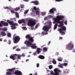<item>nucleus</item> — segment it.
<instances>
[{
  "label": "nucleus",
  "instance_id": "f257e3e1",
  "mask_svg": "<svg viewBox=\"0 0 75 75\" xmlns=\"http://www.w3.org/2000/svg\"><path fill=\"white\" fill-rule=\"evenodd\" d=\"M57 18L55 19L54 20L55 23H57L58 24H60L58 26L59 27H60L61 29L59 28L58 30V31H66V27L65 26H62L64 25V21L62 20V21H60V20H62L64 18V16H57Z\"/></svg>",
  "mask_w": 75,
  "mask_h": 75
},
{
  "label": "nucleus",
  "instance_id": "f03ea898",
  "mask_svg": "<svg viewBox=\"0 0 75 75\" xmlns=\"http://www.w3.org/2000/svg\"><path fill=\"white\" fill-rule=\"evenodd\" d=\"M26 39H28V40H26L24 42V44H26L27 47H30L32 49H35L37 46H35V44H32L34 43V37L31 36L30 35H27L25 36Z\"/></svg>",
  "mask_w": 75,
  "mask_h": 75
},
{
  "label": "nucleus",
  "instance_id": "7ed1b4c3",
  "mask_svg": "<svg viewBox=\"0 0 75 75\" xmlns=\"http://www.w3.org/2000/svg\"><path fill=\"white\" fill-rule=\"evenodd\" d=\"M17 57L18 59H21V55L20 54H15L13 55H11L10 56V58L11 59H12L13 61H14L16 58H17Z\"/></svg>",
  "mask_w": 75,
  "mask_h": 75
},
{
  "label": "nucleus",
  "instance_id": "20e7f679",
  "mask_svg": "<svg viewBox=\"0 0 75 75\" xmlns=\"http://www.w3.org/2000/svg\"><path fill=\"white\" fill-rule=\"evenodd\" d=\"M54 73L52 71H51L50 74L53 75H59V72H60L61 73L62 72V71H61L57 68L54 69Z\"/></svg>",
  "mask_w": 75,
  "mask_h": 75
},
{
  "label": "nucleus",
  "instance_id": "39448f33",
  "mask_svg": "<svg viewBox=\"0 0 75 75\" xmlns=\"http://www.w3.org/2000/svg\"><path fill=\"white\" fill-rule=\"evenodd\" d=\"M36 24V21H35L32 20V19H29L28 23V26H31L33 27Z\"/></svg>",
  "mask_w": 75,
  "mask_h": 75
},
{
  "label": "nucleus",
  "instance_id": "423d86ee",
  "mask_svg": "<svg viewBox=\"0 0 75 75\" xmlns=\"http://www.w3.org/2000/svg\"><path fill=\"white\" fill-rule=\"evenodd\" d=\"M9 71L6 73V74L7 75H14V72L16 70V68H13L11 69H8Z\"/></svg>",
  "mask_w": 75,
  "mask_h": 75
},
{
  "label": "nucleus",
  "instance_id": "0eeeda50",
  "mask_svg": "<svg viewBox=\"0 0 75 75\" xmlns=\"http://www.w3.org/2000/svg\"><path fill=\"white\" fill-rule=\"evenodd\" d=\"M52 25V23L51 22H50L49 23V25L48 26H45L42 28V30H44L45 31H48V30L51 28V25Z\"/></svg>",
  "mask_w": 75,
  "mask_h": 75
},
{
  "label": "nucleus",
  "instance_id": "6e6552de",
  "mask_svg": "<svg viewBox=\"0 0 75 75\" xmlns=\"http://www.w3.org/2000/svg\"><path fill=\"white\" fill-rule=\"evenodd\" d=\"M74 47V44L72 43H69V44L66 45V49H68L69 50H72Z\"/></svg>",
  "mask_w": 75,
  "mask_h": 75
},
{
  "label": "nucleus",
  "instance_id": "1a4fd4ad",
  "mask_svg": "<svg viewBox=\"0 0 75 75\" xmlns=\"http://www.w3.org/2000/svg\"><path fill=\"white\" fill-rule=\"evenodd\" d=\"M13 42L15 44H17L18 42H19V41L20 40V38L18 36H16L13 39Z\"/></svg>",
  "mask_w": 75,
  "mask_h": 75
},
{
  "label": "nucleus",
  "instance_id": "9d476101",
  "mask_svg": "<svg viewBox=\"0 0 75 75\" xmlns=\"http://www.w3.org/2000/svg\"><path fill=\"white\" fill-rule=\"evenodd\" d=\"M14 75L15 74L16 75H22V73L19 71L16 70L13 72Z\"/></svg>",
  "mask_w": 75,
  "mask_h": 75
},
{
  "label": "nucleus",
  "instance_id": "9b49d317",
  "mask_svg": "<svg viewBox=\"0 0 75 75\" xmlns=\"http://www.w3.org/2000/svg\"><path fill=\"white\" fill-rule=\"evenodd\" d=\"M1 24H3V26L5 27V26H8V24L7 22H5L4 21H1Z\"/></svg>",
  "mask_w": 75,
  "mask_h": 75
},
{
  "label": "nucleus",
  "instance_id": "f8f14e48",
  "mask_svg": "<svg viewBox=\"0 0 75 75\" xmlns=\"http://www.w3.org/2000/svg\"><path fill=\"white\" fill-rule=\"evenodd\" d=\"M31 3H33L35 5H38L39 4V1H38L35 0L33 1H32L31 2Z\"/></svg>",
  "mask_w": 75,
  "mask_h": 75
},
{
  "label": "nucleus",
  "instance_id": "ddd939ff",
  "mask_svg": "<svg viewBox=\"0 0 75 75\" xmlns=\"http://www.w3.org/2000/svg\"><path fill=\"white\" fill-rule=\"evenodd\" d=\"M7 23H8L10 25H13V23H14V22L13 21H10L9 20H7Z\"/></svg>",
  "mask_w": 75,
  "mask_h": 75
},
{
  "label": "nucleus",
  "instance_id": "4468645a",
  "mask_svg": "<svg viewBox=\"0 0 75 75\" xmlns=\"http://www.w3.org/2000/svg\"><path fill=\"white\" fill-rule=\"evenodd\" d=\"M42 51V49L39 48H38L36 50V52H37L38 54H39V53L41 52V51Z\"/></svg>",
  "mask_w": 75,
  "mask_h": 75
},
{
  "label": "nucleus",
  "instance_id": "2eb2a0df",
  "mask_svg": "<svg viewBox=\"0 0 75 75\" xmlns=\"http://www.w3.org/2000/svg\"><path fill=\"white\" fill-rule=\"evenodd\" d=\"M18 23L19 24H21L22 23H25V21L24 19H21L19 20L18 21Z\"/></svg>",
  "mask_w": 75,
  "mask_h": 75
},
{
  "label": "nucleus",
  "instance_id": "dca6fc26",
  "mask_svg": "<svg viewBox=\"0 0 75 75\" xmlns=\"http://www.w3.org/2000/svg\"><path fill=\"white\" fill-rule=\"evenodd\" d=\"M57 10L55 8H52V9H50L49 11V12L50 13H54V11H56Z\"/></svg>",
  "mask_w": 75,
  "mask_h": 75
},
{
  "label": "nucleus",
  "instance_id": "f3484780",
  "mask_svg": "<svg viewBox=\"0 0 75 75\" xmlns=\"http://www.w3.org/2000/svg\"><path fill=\"white\" fill-rule=\"evenodd\" d=\"M39 58L40 59H44L45 58V57L43 55H40L39 56Z\"/></svg>",
  "mask_w": 75,
  "mask_h": 75
},
{
  "label": "nucleus",
  "instance_id": "a211bd4d",
  "mask_svg": "<svg viewBox=\"0 0 75 75\" xmlns=\"http://www.w3.org/2000/svg\"><path fill=\"white\" fill-rule=\"evenodd\" d=\"M63 59H62V58L59 57L57 58V60H58V61H62Z\"/></svg>",
  "mask_w": 75,
  "mask_h": 75
},
{
  "label": "nucleus",
  "instance_id": "6ab92c4d",
  "mask_svg": "<svg viewBox=\"0 0 75 75\" xmlns=\"http://www.w3.org/2000/svg\"><path fill=\"white\" fill-rule=\"evenodd\" d=\"M1 35L2 36H6V33H5V32L1 31Z\"/></svg>",
  "mask_w": 75,
  "mask_h": 75
},
{
  "label": "nucleus",
  "instance_id": "aec40b11",
  "mask_svg": "<svg viewBox=\"0 0 75 75\" xmlns=\"http://www.w3.org/2000/svg\"><path fill=\"white\" fill-rule=\"evenodd\" d=\"M47 50V48L46 47H44L43 49V52H46Z\"/></svg>",
  "mask_w": 75,
  "mask_h": 75
},
{
  "label": "nucleus",
  "instance_id": "412c9836",
  "mask_svg": "<svg viewBox=\"0 0 75 75\" xmlns=\"http://www.w3.org/2000/svg\"><path fill=\"white\" fill-rule=\"evenodd\" d=\"M59 31V33H61V35H64L65 33L64 32H62V30H58Z\"/></svg>",
  "mask_w": 75,
  "mask_h": 75
},
{
  "label": "nucleus",
  "instance_id": "4be33fe9",
  "mask_svg": "<svg viewBox=\"0 0 75 75\" xmlns=\"http://www.w3.org/2000/svg\"><path fill=\"white\" fill-rule=\"evenodd\" d=\"M33 9L35 11H36V10H39V11L40 10V9H39V8L38 7V8H36V7L35 6H34L33 7Z\"/></svg>",
  "mask_w": 75,
  "mask_h": 75
},
{
  "label": "nucleus",
  "instance_id": "5701e85b",
  "mask_svg": "<svg viewBox=\"0 0 75 75\" xmlns=\"http://www.w3.org/2000/svg\"><path fill=\"white\" fill-rule=\"evenodd\" d=\"M57 25H58V24L56 23L54 25V30H55L57 28Z\"/></svg>",
  "mask_w": 75,
  "mask_h": 75
},
{
  "label": "nucleus",
  "instance_id": "b1692460",
  "mask_svg": "<svg viewBox=\"0 0 75 75\" xmlns=\"http://www.w3.org/2000/svg\"><path fill=\"white\" fill-rule=\"evenodd\" d=\"M15 13L16 15V18H19V15H18V13L17 12H16Z\"/></svg>",
  "mask_w": 75,
  "mask_h": 75
},
{
  "label": "nucleus",
  "instance_id": "393cba45",
  "mask_svg": "<svg viewBox=\"0 0 75 75\" xmlns=\"http://www.w3.org/2000/svg\"><path fill=\"white\" fill-rule=\"evenodd\" d=\"M58 67L61 68H63V65L62 64H61L60 65H59Z\"/></svg>",
  "mask_w": 75,
  "mask_h": 75
},
{
  "label": "nucleus",
  "instance_id": "a878e982",
  "mask_svg": "<svg viewBox=\"0 0 75 75\" xmlns=\"http://www.w3.org/2000/svg\"><path fill=\"white\" fill-rule=\"evenodd\" d=\"M63 64V66H65L66 67V66H67L68 65V63H65L62 64Z\"/></svg>",
  "mask_w": 75,
  "mask_h": 75
},
{
  "label": "nucleus",
  "instance_id": "bb28decb",
  "mask_svg": "<svg viewBox=\"0 0 75 75\" xmlns=\"http://www.w3.org/2000/svg\"><path fill=\"white\" fill-rule=\"evenodd\" d=\"M36 11V14L38 16H40V14H39V11L38 10H37Z\"/></svg>",
  "mask_w": 75,
  "mask_h": 75
},
{
  "label": "nucleus",
  "instance_id": "cd10ccee",
  "mask_svg": "<svg viewBox=\"0 0 75 75\" xmlns=\"http://www.w3.org/2000/svg\"><path fill=\"white\" fill-rule=\"evenodd\" d=\"M7 35L8 37H11V33H8Z\"/></svg>",
  "mask_w": 75,
  "mask_h": 75
},
{
  "label": "nucleus",
  "instance_id": "c85d7f7f",
  "mask_svg": "<svg viewBox=\"0 0 75 75\" xmlns=\"http://www.w3.org/2000/svg\"><path fill=\"white\" fill-rule=\"evenodd\" d=\"M52 63L54 64H56V63H57L56 61L55 60V59H54L53 61H52Z\"/></svg>",
  "mask_w": 75,
  "mask_h": 75
},
{
  "label": "nucleus",
  "instance_id": "c756f323",
  "mask_svg": "<svg viewBox=\"0 0 75 75\" xmlns=\"http://www.w3.org/2000/svg\"><path fill=\"white\" fill-rule=\"evenodd\" d=\"M20 9V7L16 8L15 9V11H18V10H19Z\"/></svg>",
  "mask_w": 75,
  "mask_h": 75
},
{
  "label": "nucleus",
  "instance_id": "7c9ffc66",
  "mask_svg": "<svg viewBox=\"0 0 75 75\" xmlns=\"http://www.w3.org/2000/svg\"><path fill=\"white\" fill-rule=\"evenodd\" d=\"M2 31H7V29L6 28H4L3 29H2Z\"/></svg>",
  "mask_w": 75,
  "mask_h": 75
},
{
  "label": "nucleus",
  "instance_id": "2f4dec72",
  "mask_svg": "<svg viewBox=\"0 0 75 75\" xmlns=\"http://www.w3.org/2000/svg\"><path fill=\"white\" fill-rule=\"evenodd\" d=\"M21 8H24V5L21 4L20 5Z\"/></svg>",
  "mask_w": 75,
  "mask_h": 75
},
{
  "label": "nucleus",
  "instance_id": "473e14b6",
  "mask_svg": "<svg viewBox=\"0 0 75 75\" xmlns=\"http://www.w3.org/2000/svg\"><path fill=\"white\" fill-rule=\"evenodd\" d=\"M8 41V44H11V40H9Z\"/></svg>",
  "mask_w": 75,
  "mask_h": 75
},
{
  "label": "nucleus",
  "instance_id": "72a5a7b5",
  "mask_svg": "<svg viewBox=\"0 0 75 75\" xmlns=\"http://www.w3.org/2000/svg\"><path fill=\"white\" fill-rule=\"evenodd\" d=\"M49 69H52V65H50L49 67Z\"/></svg>",
  "mask_w": 75,
  "mask_h": 75
},
{
  "label": "nucleus",
  "instance_id": "f704fd0d",
  "mask_svg": "<svg viewBox=\"0 0 75 75\" xmlns=\"http://www.w3.org/2000/svg\"><path fill=\"white\" fill-rule=\"evenodd\" d=\"M28 10H27L25 11V12H24V14H27V13H28Z\"/></svg>",
  "mask_w": 75,
  "mask_h": 75
},
{
  "label": "nucleus",
  "instance_id": "c9c22d12",
  "mask_svg": "<svg viewBox=\"0 0 75 75\" xmlns=\"http://www.w3.org/2000/svg\"><path fill=\"white\" fill-rule=\"evenodd\" d=\"M14 25H18V24L16 23H13V27Z\"/></svg>",
  "mask_w": 75,
  "mask_h": 75
},
{
  "label": "nucleus",
  "instance_id": "e433bc0d",
  "mask_svg": "<svg viewBox=\"0 0 75 75\" xmlns=\"http://www.w3.org/2000/svg\"><path fill=\"white\" fill-rule=\"evenodd\" d=\"M13 26V27H12L11 28V29L12 30H14V29H15L16 28V27L15 26Z\"/></svg>",
  "mask_w": 75,
  "mask_h": 75
},
{
  "label": "nucleus",
  "instance_id": "4c0bfd02",
  "mask_svg": "<svg viewBox=\"0 0 75 75\" xmlns=\"http://www.w3.org/2000/svg\"><path fill=\"white\" fill-rule=\"evenodd\" d=\"M48 17H45L44 18V20H47L48 19Z\"/></svg>",
  "mask_w": 75,
  "mask_h": 75
},
{
  "label": "nucleus",
  "instance_id": "58836bf2",
  "mask_svg": "<svg viewBox=\"0 0 75 75\" xmlns=\"http://www.w3.org/2000/svg\"><path fill=\"white\" fill-rule=\"evenodd\" d=\"M36 66H37V68H38V67H40V64L39 63H37Z\"/></svg>",
  "mask_w": 75,
  "mask_h": 75
},
{
  "label": "nucleus",
  "instance_id": "ea45409f",
  "mask_svg": "<svg viewBox=\"0 0 75 75\" xmlns=\"http://www.w3.org/2000/svg\"><path fill=\"white\" fill-rule=\"evenodd\" d=\"M45 32H42V33L41 34L42 35H44L45 34Z\"/></svg>",
  "mask_w": 75,
  "mask_h": 75
},
{
  "label": "nucleus",
  "instance_id": "a19ab883",
  "mask_svg": "<svg viewBox=\"0 0 75 75\" xmlns=\"http://www.w3.org/2000/svg\"><path fill=\"white\" fill-rule=\"evenodd\" d=\"M22 28L23 30H27V28L25 27H23Z\"/></svg>",
  "mask_w": 75,
  "mask_h": 75
},
{
  "label": "nucleus",
  "instance_id": "79ce46f5",
  "mask_svg": "<svg viewBox=\"0 0 75 75\" xmlns=\"http://www.w3.org/2000/svg\"><path fill=\"white\" fill-rule=\"evenodd\" d=\"M41 14L42 16H44L45 14V12H42Z\"/></svg>",
  "mask_w": 75,
  "mask_h": 75
},
{
  "label": "nucleus",
  "instance_id": "37998d69",
  "mask_svg": "<svg viewBox=\"0 0 75 75\" xmlns=\"http://www.w3.org/2000/svg\"><path fill=\"white\" fill-rule=\"evenodd\" d=\"M11 11L12 13H15V12L14 11V10H11Z\"/></svg>",
  "mask_w": 75,
  "mask_h": 75
},
{
  "label": "nucleus",
  "instance_id": "c03bdc74",
  "mask_svg": "<svg viewBox=\"0 0 75 75\" xmlns=\"http://www.w3.org/2000/svg\"><path fill=\"white\" fill-rule=\"evenodd\" d=\"M21 57H25V54H22L21 55Z\"/></svg>",
  "mask_w": 75,
  "mask_h": 75
},
{
  "label": "nucleus",
  "instance_id": "a18cd8bd",
  "mask_svg": "<svg viewBox=\"0 0 75 75\" xmlns=\"http://www.w3.org/2000/svg\"><path fill=\"white\" fill-rule=\"evenodd\" d=\"M16 51H20V49H17L16 50Z\"/></svg>",
  "mask_w": 75,
  "mask_h": 75
},
{
  "label": "nucleus",
  "instance_id": "49530a36",
  "mask_svg": "<svg viewBox=\"0 0 75 75\" xmlns=\"http://www.w3.org/2000/svg\"><path fill=\"white\" fill-rule=\"evenodd\" d=\"M56 1H62V0H55Z\"/></svg>",
  "mask_w": 75,
  "mask_h": 75
},
{
  "label": "nucleus",
  "instance_id": "de8ad7c7",
  "mask_svg": "<svg viewBox=\"0 0 75 75\" xmlns=\"http://www.w3.org/2000/svg\"><path fill=\"white\" fill-rule=\"evenodd\" d=\"M64 23L66 25H67V21H65L64 22Z\"/></svg>",
  "mask_w": 75,
  "mask_h": 75
},
{
  "label": "nucleus",
  "instance_id": "09e8293b",
  "mask_svg": "<svg viewBox=\"0 0 75 75\" xmlns=\"http://www.w3.org/2000/svg\"><path fill=\"white\" fill-rule=\"evenodd\" d=\"M9 8L8 7H5L4 8L5 9H8Z\"/></svg>",
  "mask_w": 75,
  "mask_h": 75
},
{
  "label": "nucleus",
  "instance_id": "8fccbe9b",
  "mask_svg": "<svg viewBox=\"0 0 75 75\" xmlns=\"http://www.w3.org/2000/svg\"><path fill=\"white\" fill-rule=\"evenodd\" d=\"M38 74H37V73L36 72V73H35L34 74H33V75H38Z\"/></svg>",
  "mask_w": 75,
  "mask_h": 75
},
{
  "label": "nucleus",
  "instance_id": "3c124183",
  "mask_svg": "<svg viewBox=\"0 0 75 75\" xmlns=\"http://www.w3.org/2000/svg\"><path fill=\"white\" fill-rule=\"evenodd\" d=\"M38 24H37V25H36L35 26V28H37V27H38Z\"/></svg>",
  "mask_w": 75,
  "mask_h": 75
},
{
  "label": "nucleus",
  "instance_id": "603ef678",
  "mask_svg": "<svg viewBox=\"0 0 75 75\" xmlns=\"http://www.w3.org/2000/svg\"><path fill=\"white\" fill-rule=\"evenodd\" d=\"M36 54H37V52H35L34 53H33V55H34V56L36 55Z\"/></svg>",
  "mask_w": 75,
  "mask_h": 75
},
{
  "label": "nucleus",
  "instance_id": "864d4df0",
  "mask_svg": "<svg viewBox=\"0 0 75 75\" xmlns=\"http://www.w3.org/2000/svg\"><path fill=\"white\" fill-rule=\"evenodd\" d=\"M17 47L16 46H14L13 47V50H14V49H15V48H16Z\"/></svg>",
  "mask_w": 75,
  "mask_h": 75
},
{
  "label": "nucleus",
  "instance_id": "5fc2aeb1",
  "mask_svg": "<svg viewBox=\"0 0 75 75\" xmlns=\"http://www.w3.org/2000/svg\"><path fill=\"white\" fill-rule=\"evenodd\" d=\"M59 55V53H58V52H56V55Z\"/></svg>",
  "mask_w": 75,
  "mask_h": 75
},
{
  "label": "nucleus",
  "instance_id": "6e6d98bb",
  "mask_svg": "<svg viewBox=\"0 0 75 75\" xmlns=\"http://www.w3.org/2000/svg\"><path fill=\"white\" fill-rule=\"evenodd\" d=\"M50 43H51V41H49V43H48V45H50Z\"/></svg>",
  "mask_w": 75,
  "mask_h": 75
},
{
  "label": "nucleus",
  "instance_id": "4d7b16f0",
  "mask_svg": "<svg viewBox=\"0 0 75 75\" xmlns=\"http://www.w3.org/2000/svg\"><path fill=\"white\" fill-rule=\"evenodd\" d=\"M62 38H62V37H60L59 38V39H60V40H62Z\"/></svg>",
  "mask_w": 75,
  "mask_h": 75
},
{
  "label": "nucleus",
  "instance_id": "13d9d810",
  "mask_svg": "<svg viewBox=\"0 0 75 75\" xmlns=\"http://www.w3.org/2000/svg\"><path fill=\"white\" fill-rule=\"evenodd\" d=\"M73 52H75V50L74 49L73 50Z\"/></svg>",
  "mask_w": 75,
  "mask_h": 75
},
{
  "label": "nucleus",
  "instance_id": "bf43d9fd",
  "mask_svg": "<svg viewBox=\"0 0 75 75\" xmlns=\"http://www.w3.org/2000/svg\"><path fill=\"white\" fill-rule=\"evenodd\" d=\"M4 42H7V40L5 39L4 40Z\"/></svg>",
  "mask_w": 75,
  "mask_h": 75
},
{
  "label": "nucleus",
  "instance_id": "052dcab7",
  "mask_svg": "<svg viewBox=\"0 0 75 75\" xmlns=\"http://www.w3.org/2000/svg\"><path fill=\"white\" fill-rule=\"evenodd\" d=\"M29 61V60L28 59H27L26 60V62H28Z\"/></svg>",
  "mask_w": 75,
  "mask_h": 75
},
{
  "label": "nucleus",
  "instance_id": "680f3d73",
  "mask_svg": "<svg viewBox=\"0 0 75 75\" xmlns=\"http://www.w3.org/2000/svg\"><path fill=\"white\" fill-rule=\"evenodd\" d=\"M24 1H28V0H23Z\"/></svg>",
  "mask_w": 75,
  "mask_h": 75
},
{
  "label": "nucleus",
  "instance_id": "e2e57ef3",
  "mask_svg": "<svg viewBox=\"0 0 75 75\" xmlns=\"http://www.w3.org/2000/svg\"><path fill=\"white\" fill-rule=\"evenodd\" d=\"M31 30H34V28L32 27L31 28Z\"/></svg>",
  "mask_w": 75,
  "mask_h": 75
},
{
  "label": "nucleus",
  "instance_id": "0e129e2a",
  "mask_svg": "<svg viewBox=\"0 0 75 75\" xmlns=\"http://www.w3.org/2000/svg\"><path fill=\"white\" fill-rule=\"evenodd\" d=\"M47 72H50V70H47Z\"/></svg>",
  "mask_w": 75,
  "mask_h": 75
},
{
  "label": "nucleus",
  "instance_id": "69168bd1",
  "mask_svg": "<svg viewBox=\"0 0 75 75\" xmlns=\"http://www.w3.org/2000/svg\"><path fill=\"white\" fill-rule=\"evenodd\" d=\"M0 41H2V39H0Z\"/></svg>",
  "mask_w": 75,
  "mask_h": 75
},
{
  "label": "nucleus",
  "instance_id": "338daca9",
  "mask_svg": "<svg viewBox=\"0 0 75 75\" xmlns=\"http://www.w3.org/2000/svg\"><path fill=\"white\" fill-rule=\"evenodd\" d=\"M15 63H16V64H17V61H15Z\"/></svg>",
  "mask_w": 75,
  "mask_h": 75
},
{
  "label": "nucleus",
  "instance_id": "774afa93",
  "mask_svg": "<svg viewBox=\"0 0 75 75\" xmlns=\"http://www.w3.org/2000/svg\"><path fill=\"white\" fill-rule=\"evenodd\" d=\"M44 45H43L41 47H44Z\"/></svg>",
  "mask_w": 75,
  "mask_h": 75
}]
</instances>
